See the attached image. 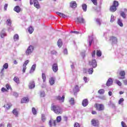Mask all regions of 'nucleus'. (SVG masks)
<instances>
[{"instance_id":"33","label":"nucleus","mask_w":127,"mask_h":127,"mask_svg":"<svg viewBox=\"0 0 127 127\" xmlns=\"http://www.w3.org/2000/svg\"><path fill=\"white\" fill-rule=\"evenodd\" d=\"M96 55L98 57H101V56H102V52H101V51L97 50Z\"/></svg>"},{"instance_id":"8","label":"nucleus","mask_w":127,"mask_h":127,"mask_svg":"<svg viewBox=\"0 0 127 127\" xmlns=\"http://www.w3.org/2000/svg\"><path fill=\"white\" fill-rule=\"evenodd\" d=\"M91 125L93 126V127H98V126H99V121L93 119L91 121Z\"/></svg>"},{"instance_id":"63","label":"nucleus","mask_w":127,"mask_h":127,"mask_svg":"<svg viewBox=\"0 0 127 127\" xmlns=\"http://www.w3.org/2000/svg\"><path fill=\"white\" fill-rule=\"evenodd\" d=\"M64 54H65L66 55H67V54H68V51H67V50L66 49H65L64 50Z\"/></svg>"},{"instance_id":"48","label":"nucleus","mask_w":127,"mask_h":127,"mask_svg":"<svg viewBox=\"0 0 127 127\" xmlns=\"http://www.w3.org/2000/svg\"><path fill=\"white\" fill-rule=\"evenodd\" d=\"M91 0L93 2V4H94L95 5H97L98 4V2H97L98 0Z\"/></svg>"},{"instance_id":"12","label":"nucleus","mask_w":127,"mask_h":127,"mask_svg":"<svg viewBox=\"0 0 127 127\" xmlns=\"http://www.w3.org/2000/svg\"><path fill=\"white\" fill-rule=\"evenodd\" d=\"M88 104H89V101L87 99H84L82 102V105L83 107H87Z\"/></svg>"},{"instance_id":"39","label":"nucleus","mask_w":127,"mask_h":127,"mask_svg":"<svg viewBox=\"0 0 127 127\" xmlns=\"http://www.w3.org/2000/svg\"><path fill=\"white\" fill-rule=\"evenodd\" d=\"M32 112L33 113V115H36V114H37V111H36V109H35L34 107L32 108Z\"/></svg>"},{"instance_id":"42","label":"nucleus","mask_w":127,"mask_h":127,"mask_svg":"<svg viewBox=\"0 0 127 127\" xmlns=\"http://www.w3.org/2000/svg\"><path fill=\"white\" fill-rule=\"evenodd\" d=\"M108 105H109V106H110V107H112V108L116 107V106L115 105L114 103L112 102V101H110Z\"/></svg>"},{"instance_id":"26","label":"nucleus","mask_w":127,"mask_h":127,"mask_svg":"<svg viewBox=\"0 0 127 127\" xmlns=\"http://www.w3.org/2000/svg\"><path fill=\"white\" fill-rule=\"evenodd\" d=\"M89 46V47L92 45V43H93V37H89L88 39Z\"/></svg>"},{"instance_id":"13","label":"nucleus","mask_w":127,"mask_h":127,"mask_svg":"<svg viewBox=\"0 0 127 127\" xmlns=\"http://www.w3.org/2000/svg\"><path fill=\"white\" fill-rule=\"evenodd\" d=\"M49 83L51 86H53L55 84V78L51 77L49 80Z\"/></svg>"},{"instance_id":"21","label":"nucleus","mask_w":127,"mask_h":127,"mask_svg":"<svg viewBox=\"0 0 127 127\" xmlns=\"http://www.w3.org/2000/svg\"><path fill=\"white\" fill-rule=\"evenodd\" d=\"M14 11H16V12L18 13L20 12L21 9H20V7H19V6H16L14 8Z\"/></svg>"},{"instance_id":"55","label":"nucleus","mask_w":127,"mask_h":127,"mask_svg":"<svg viewBox=\"0 0 127 127\" xmlns=\"http://www.w3.org/2000/svg\"><path fill=\"white\" fill-rule=\"evenodd\" d=\"M6 88L7 90H9V89H11V87L8 84H6Z\"/></svg>"},{"instance_id":"53","label":"nucleus","mask_w":127,"mask_h":127,"mask_svg":"<svg viewBox=\"0 0 127 127\" xmlns=\"http://www.w3.org/2000/svg\"><path fill=\"white\" fill-rule=\"evenodd\" d=\"M28 63H29V60H28L24 62L23 66H26L27 65V64H28Z\"/></svg>"},{"instance_id":"32","label":"nucleus","mask_w":127,"mask_h":127,"mask_svg":"<svg viewBox=\"0 0 127 127\" xmlns=\"http://www.w3.org/2000/svg\"><path fill=\"white\" fill-rule=\"evenodd\" d=\"M111 11H116L117 10V7L116 6H112L110 8Z\"/></svg>"},{"instance_id":"15","label":"nucleus","mask_w":127,"mask_h":127,"mask_svg":"<svg viewBox=\"0 0 127 127\" xmlns=\"http://www.w3.org/2000/svg\"><path fill=\"white\" fill-rule=\"evenodd\" d=\"M52 123L54 126L55 127L56 126V120H50L49 122V125L50 127H52Z\"/></svg>"},{"instance_id":"22","label":"nucleus","mask_w":127,"mask_h":127,"mask_svg":"<svg viewBox=\"0 0 127 127\" xmlns=\"http://www.w3.org/2000/svg\"><path fill=\"white\" fill-rule=\"evenodd\" d=\"M28 102V97H24L21 101V103L24 104V103H27Z\"/></svg>"},{"instance_id":"51","label":"nucleus","mask_w":127,"mask_h":127,"mask_svg":"<svg viewBox=\"0 0 127 127\" xmlns=\"http://www.w3.org/2000/svg\"><path fill=\"white\" fill-rule=\"evenodd\" d=\"M96 21L97 23V24H98V25H101V19H96Z\"/></svg>"},{"instance_id":"5","label":"nucleus","mask_w":127,"mask_h":127,"mask_svg":"<svg viewBox=\"0 0 127 127\" xmlns=\"http://www.w3.org/2000/svg\"><path fill=\"white\" fill-rule=\"evenodd\" d=\"M95 107L97 111H104V107L103 104H98L95 105Z\"/></svg>"},{"instance_id":"4","label":"nucleus","mask_w":127,"mask_h":127,"mask_svg":"<svg viewBox=\"0 0 127 127\" xmlns=\"http://www.w3.org/2000/svg\"><path fill=\"white\" fill-rule=\"evenodd\" d=\"M75 22L76 23H85L86 21L83 17H78L75 20Z\"/></svg>"},{"instance_id":"58","label":"nucleus","mask_w":127,"mask_h":127,"mask_svg":"<svg viewBox=\"0 0 127 127\" xmlns=\"http://www.w3.org/2000/svg\"><path fill=\"white\" fill-rule=\"evenodd\" d=\"M116 83L117 84H118L119 86H122V82H121V81H120L119 80H117Z\"/></svg>"},{"instance_id":"45","label":"nucleus","mask_w":127,"mask_h":127,"mask_svg":"<svg viewBox=\"0 0 127 127\" xmlns=\"http://www.w3.org/2000/svg\"><path fill=\"white\" fill-rule=\"evenodd\" d=\"M113 6H119V2L117 1H114V3H113Z\"/></svg>"},{"instance_id":"40","label":"nucleus","mask_w":127,"mask_h":127,"mask_svg":"<svg viewBox=\"0 0 127 127\" xmlns=\"http://www.w3.org/2000/svg\"><path fill=\"white\" fill-rule=\"evenodd\" d=\"M7 25L10 26L11 25V20L10 19H8L6 21Z\"/></svg>"},{"instance_id":"36","label":"nucleus","mask_w":127,"mask_h":127,"mask_svg":"<svg viewBox=\"0 0 127 127\" xmlns=\"http://www.w3.org/2000/svg\"><path fill=\"white\" fill-rule=\"evenodd\" d=\"M42 78L43 79V82H45L46 80V75L45 73H43L42 74Z\"/></svg>"},{"instance_id":"1","label":"nucleus","mask_w":127,"mask_h":127,"mask_svg":"<svg viewBox=\"0 0 127 127\" xmlns=\"http://www.w3.org/2000/svg\"><path fill=\"white\" fill-rule=\"evenodd\" d=\"M51 110L54 111L55 114H57V115H59V114H61L63 113L62 109L59 106L53 105L51 107Z\"/></svg>"},{"instance_id":"6","label":"nucleus","mask_w":127,"mask_h":127,"mask_svg":"<svg viewBox=\"0 0 127 127\" xmlns=\"http://www.w3.org/2000/svg\"><path fill=\"white\" fill-rule=\"evenodd\" d=\"M110 41L112 42V44H117L118 43V39L116 37L111 36L110 37Z\"/></svg>"},{"instance_id":"38","label":"nucleus","mask_w":127,"mask_h":127,"mask_svg":"<svg viewBox=\"0 0 127 127\" xmlns=\"http://www.w3.org/2000/svg\"><path fill=\"white\" fill-rule=\"evenodd\" d=\"M69 104H70V105H74V104H75L74 98H71L69 100Z\"/></svg>"},{"instance_id":"19","label":"nucleus","mask_w":127,"mask_h":127,"mask_svg":"<svg viewBox=\"0 0 127 127\" xmlns=\"http://www.w3.org/2000/svg\"><path fill=\"white\" fill-rule=\"evenodd\" d=\"M56 13L58 14V15L60 16V17H64V18H65L67 17V16H66V15L64 14L63 13L60 12H57Z\"/></svg>"},{"instance_id":"29","label":"nucleus","mask_w":127,"mask_h":127,"mask_svg":"<svg viewBox=\"0 0 127 127\" xmlns=\"http://www.w3.org/2000/svg\"><path fill=\"white\" fill-rule=\"evenodd\" d=\"M0 36L1 38H3V37L6 36V33L4 31L2 30L0 33Z\"/></svg>"},{"instance_id":"49","label":"nucleus","mask_w":127,"mask_h":127,"mask_svg":"<svg viewBox=\"0 0 127 127\" xmlns=\"http://www.w3.org/2000/svg\"><path fill=\"white\" fill-rule=\"evenodd\" d=\"M74 127H81V125L79 123L76 122L74 123Z\"/></svg>"},{"instance_id":"14","label":"nucleus","mask_w":127,"mask_h":127,"mask_svg":"<svg viewBox=\"0 0 127 127\" xmlns=\"http://www.w3.org/2000/svg\"><path fill=\"white\" fill-rule=\"evenodd\" d=\"M70 7L76 8V7H77V3H76V1H72L70 2Z\"/></svg>"},{"instance_id":"28","label":"nucleus","mask_w":127,"mask_h":127,"mask_svg":"<svg viewBox=\"0 0 127 127\" xmlns=\"http://www.w3.org/2000/svg\"><path fill=\"white\" fill-rule=\"evenodd\" d=\"M118 24L120 25L121 27L124 26V24H123V21L121 19H118Z\"/></svg>"},{"instance_id":"64","label":"nucleus","mask_w":127,"mask_h":127,"mask_svg":"<svg viewBox=\"0 0 127 127\" xmlns=\"http://www.w3.org/2000/svg\"><path fill=\"white\" fill-rule=\"evenodd\" d=\"M123 82L125 85H127V79L123 80Z\"/></svg>"},{"instance_id":"27","label":"nucleus","mask_w":127,"mask_h":127,"mask_svg":"<svg viewBox=\"0 0 127 127\" xmlns=\"http://www.w3.org/2000/svg\"><path fill=\"white\" fill-rule=\"evenodd\" d=\"M13 81H14L16 84H19L20 81H19V78L17 76H15L13 78Z\"/></svg>"},{"instance_id":"54","label":"nucleus","mask_w":127,"mask_h":127,"mask_svg":"<svg viewBox=\"0 0 127 127\" xmlns=\"http://www.w3.org/2000/svg\"><path fill=\"white\" fill-rule=\"evenodd\" d=\"M121 125L122 127H127V124H126V123H125V122H124L123 121L122 122Z\"/></svg>"},{"instance_id":"18","label":"nucleus","mask_w":127,"mask_h":127,"mask_svg":"<svg viewBox=\"0 0 127 127\" xmlns=\"http://www.w3.org/2000/svg\"><path fill=\"white\" fill-rule=\"evenodd\" d=\"M112 84H113V80L111 78H109L106 83V85L109 87L111 86Z\"/></svg>"},{"instance_id":"10","label":"nucleus","mask_w":127,"mask_h":127,"mask_svg":"<svg viewBox=\"0 0 127 127\" xmlns=\"http://www.w3.org/2000/svg\"><path fill=\"white\" fill-rule=\"evenodd\" d=\"M57 100H58V101H60V102H62V103H64V100H65V96L63 95L62 97L60 96H57L56 97Z\"/></svg>"},{"instance_id":"7","label":"nucleus","mask_w":127,"mask_h":127,"mask_svg":"<svg viewBox=\"0 0 127 127\" xmlns=\"http://www.w3.org/2000/svg\"><path fill=\"white\" fill-rule=\"evenodd\" d=\"M89 65L92 66L93 68L97 67V61L95 59H93L91 62H89Z\"/></svg>"},{"instance_id":"46","label":"nucleus","mask_w":127,"mask_h":127,"mask_svg":"<svg viewBox=\"0 0 127 127\" xmlns=\"http://www.w3.org/2000/svg\"><path fill=\"white\" fill-rule=\"evenodd\" d=\"M42 121L43 123L46 121V118L45 117V116L44 115H42Z\"/></svg>"},{"instance_id":"60","label":"nucleus","mask_w":127,"mask_h":127,"mask_svg":"<svg viewBox=\"0 0 127 127\" xmlns=\"http://www.w3.org/2000/svg\"><path fill=\"white\" fill-rule=\"evenodd\" d=\"M71 32V33H75V34H79V33H80V32L77 31H72Z\"/></svg>"},{"instance_id":"41","label":"nucleus","mask_w":127,"mask_h":127,"mask_svg":"<svg viewBox=\"0 0 127 127\" xmlns=\"http://www.w3.org/2000/svg\"><path fill=\"white\" fill-rule=\"evenodd\" d=\"M121 16H122L123 18H127V15L125 13V12H121Z\"/></svg>"},{"instance_id":"31","label":"nucleus","mask_w":127,"mask_h":127,"mask_svg":"<svg viewBox=\"0 0 127 127\" xmlns=\"http://www.w3.org/2000/svg\"><path fill=\"white\" fill-rule=\"evenodd\" d=\"M12 113L13 114V115H14V116L15 117H18V112H17V111L16 110V109H14L12 111Z\"/></svg>"},{"instance_id":"47","label":"nucleus","mask_w":127,"mask_h":127,"mask_svg":"<svg viewBox=\"0 0 127 127\" xmlns=\"http://www.w3.org/2000/svg\"><path fill=\"white\" fill-rule=\"evenodd\" d=\"M115 20V16H114V15H112L111 17V20H110L111 22H114Z\"/></svg>"},{"instance_id":"57","label":"nucleus","mask_w":127,"mask_h":127,"mask_svg":"<svg viewBox=\"0 0 127 127\" xmlns=\"http://www.w3.org/2000/svg\"><path fill=\"white\" fill-rule=\"evenodd\" d=\"M51 54H53V55H57V52L55 50H53V51H52L51 52Z\"/></svg>"},{"instance_id":"56","label":"nucleus","mask_w":127,"mask_h":127,"mask_svg":"<svg viewBox=\"0 0 127 127\" xmlns=\"http://www.w3.org/2000/svg\"><path fill=\"white\" fill-rule=\"evenodd\" d=\"M26 70V66L25 65H23V69H22L23 73H25Z\"/></svg>"},{"instance_id":"44","label":"nucleus","mask_w":127,"mask_h":127,"mask_svg":"<svg viewBox=\"0 0 127 127\" xmlns=\"http://www.w3.org/2000/svg\"><path fill=\"white\" fill-rule=\"evenodd\" d=\"M88 72L90 74H93V72H94V69H93V68H90L88 69Z\"/></svg>"},{"instance_id":"50","label":"nucleus","mask_w":127,"mask_h":127,"mask_svg":"<svg viewBox=\"0 0 127 127\" xmlns=\"http://www.w3.org/2000/svg\"><path fill=\"white\" fill-rule=\"evenodd\" d=\"M41 97H45V92L44 91H41L40 93Z\"/></svg>"},{"instance_id":"23","label":"nucleus","mask_w":127,"mask_h":127,"mask_svg":"<svg viewBox=\"0 0 127 127\" xmlns=\"http://www.w3.org/2000/svg\"><path fill=\"white\" fill-rule=\"evenodd\" d=\"M80 91V89H79V86L78 85H76L73 89V92L74 94H76V93H77V92H79Z\"/></svg>"},{"instance_id":"35","label":"nucleus","mask_w":127,"mask_h":127,"mask_svg":"<svg viewBox=\"0 0 127 127\" xmlns=\"http://www.w3.org/2000/svg\"><path fill=\"white\" fill-rule=\"evenodd\" d=\"M124 101H125V99H124V98H121L119 101V104L122 105L123 106L124 105Z\"/></svg>"},{"instance_id":"16","label":"nucleus","mask_w":127,"mask_h":127,"mask_svg":"<svg viewBox=\"0 0 127 127\" xmlns=\"http://www.w3.org/2000/svg\"><path fill=\"white\" fill-rule=\"evenodd\" d=\"M35 87V83H34V81H31L29 85V89H33Z\"/></svg>"},{"instance_id":"30","label":"nucleus","mask_w":127,"mask_h":127,"mask_svg":"<svg viewBox=\"0 0 127 127\" xmlns=\"http://www.w3.org/2000/svg\"><path fill=\"white\" fill-rule=\"evenodd\" d=\"M34 30L33 29V27H32V26H30L28 28V31L30 33V34H31V33H32V32H33Z\"/></svg>"},{"instance_id":"20","label":"nucleus","mask_w":127,"mask_h":127,"mask_svg":"<svg viewBox=\"0 0 127 127\" xmlns=\"http://www.w3.org/2000/svg\"><path fill=\"white\" fill-rule=\"evenodd\" d=\"M82 8L83 10V11L86 12L87 11V7H88V6L86 3H83L81 5Z\"/></svg>"},{"instance_id":"2","label":"nucleus","mask_w":127,"mask_h":127,"mask_svg":"<svg viewBox=\"0 0 127 127\" xmlns=\"http://www.w3.org/2000/svg\"><path fill=\"white\" fill-rule=\"evenodd\" d=\"M34 51V47L32 45H30L28 47L27 50L26 51V55H30L32 52Z\"/></svg>"},{"instance_id":"61","label":"nucleus","mask_w":127,"mask_h":127,"mask_svg":"<svg viewBox=\"0 0 127 127\" xmlns=\"http://www.w3.org/2000/svg\"><path fill=\"white\" fill-rule=\"evenodd\" d=\"M83 80H84V82H85V83H88V81H89L88 80V78H87L85 76H84L83 77Z\"/></svg>"},{"instance_id":"34","label":"nucleus","mask_w":127,"mask_h":127,"mask_svg":"<svg viewBox=\"0 0 127 127\" xmlns=\"http://www.w3.org/2000/svg\"><path fill=\"white\" fill-rule=\"evenodd\" d=\"M62 121V117L61 116H58L57 117L56 123H60Z\"/></svg>"},{"instance_id":"52","label":"nucleus","mask_w":127,"mask_h":127,"mask_svg":"<svg viewBox=\"0 0 127 127\" xmlns=\"http://www.w3.org/2000/svg\"><path fill=\"white\" fill-rule=\"evenodd\" d=\"M3 67L4 69H7V68H8V64L7 63H5L3 65Z\"/></svg>"},{"instance_id":"25","label":"nucleus","mask_w":127,"mask_h":127,"mask_svg":"<svg viewBox=\"0 0 127 127\" xmlns=\"http://www.w3.org/2000/svg\"><path fill=\"white\" fill-rule=\"evenodd\" d=\"M13 39L14 41H17V40H19V36H18V34H16L13 36Z\"/></svg>"},{"instance_id":"9","label":"nucleus","mask_w":127,"mask_h":127,"mask_svg":"<svg viewBox=\"0 0 127 127\" xmlns=\"http://www.w3.org/2000/svg\"><path fill=\"white\" fill-rule=\"evenodd\" d=\"M52 69L55 73H56L58 71V64L56 63L52 65Z\"/></svg>"},{"instance_id":"37","label":"nucleus","mask_w":127,"mask_h":127,"mask_svg":"<svg viewBox=\"0 0 127 127\" xmlns=\"http://www.w3.org/2000/svg\"><path fill=\"white\" fill-rule=\"evenodd\" d=\"M98 93L100 94V95H104V94L105 93V90H104L103 89H100L98 91Z\"/></svg>"},{"instance_id":"62","label":"nucleus","mask_w":127,"mask_h":127,"mask_svg":"<svg viewBox=\"0 0 127 127\" xmlns=\"http://www.w3.org/2000/svg\"><path fill=\"white\" fill-rule=\"evenodd\" d=\"M7 3H5L4 6V10H6V9H7Z\"/></svg>"},{"instance_id":"17","label":"nucleus","mask_w":127,"mask_h":127,"mask_svg":"<svg viewBox=\"0 0 127 127\" xmlns=\"http://www.w3.org/2000/svg\"><path fill=\"white\" fill-rule=\"evenodd\" d=\"M36 68V64H34L31 68V70H30V73H33L34 72V71H35V69Z\"/></svg>"},{"instance_id":"11","label":"nucleus","mask_w":127,"mask_h":127,"mask_svg":"<svg viewBox=\"0 0 127 127\" xmlns=\"http://www.w3.org/2000/svg\"><path fill=\"white\" fill-rule=\"evenodd\" d=\"M120 75L121 76V77H119V79H125L126 78V72L125 71H121L120 72Z\"/></svg>"},{"instance_id":"43","label":"nucleus","mask_w":127,"mask_h":127,"mask_svg":"<svg viewBox=\"0 0 127 127\" xmlns=\"http://www.w3.org/2000/svg\"><path fill=\"white\" fill-rule=\"evenodd\" d=\"M11 106H12L11 103H7L6 106V108L7 109V110H9V109H10V107H11Z\"/></svg>"},{"instance_id":"24","label":"nucleus","mask_w":127,"mask_h":127,"mask_svg":"<svg viewBox=\"0 0 127 127\" xmlns=\"http://www.w3.org/2000/svg\"><path fill=\"white\" fill-rule=\"evenodd\" d=\"M58 45L59 47L61 48L62 47V45H63V43L62 42V40L60 39L58 41Z\"/></svg>"},{"instance_id":"3","label":"nucleus","mask_w":127,"mask_h":127,"mask_svg":"<svg viewBox=\"0 0 127 127\" xmlns=\"http://www.w3.org/2000/svg\"><path fill=\"white\" fill-rule=\"evenodd\" d=\"M35 6V7H36V8H39V3L38 2V0H30V4L32 5V4H33Z\"/></svg>"},{"instance_id":"59","label":"nucleus","mask_w":127,"mask_h":127,"mask_svg":"<svg viewBox=\"0 0 127 127\" xmlns=\"http://www.w3.org/2000/svg\"><path fill=\"white\" fill-rule=\"evenodd\" d=\"M91 55L92 57H95L96 56V51H93Z\"/></svg>"}]
</instances>
